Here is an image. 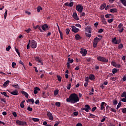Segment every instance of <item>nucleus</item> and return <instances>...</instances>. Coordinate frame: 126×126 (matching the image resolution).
Wrapping results in <instances>:
<instances>
[{
    "mask_svg": "<svg viewBox=\"0 0 126 126\" xmlns=\"http://www.w3.org/2000/svg\"><path fill=\"white\" fill-rule=\"evenodd\" d=\"M35 61L39 63L40 65H43L44 64V63H43V60H42V59L40 58L39 57H36L35 58Z\"/></svg>",
    "mask_w": 126,
    "mask_h": 126,
    "instance_id": "nucleus-5",
    "label": "nucleus"
},
{
    "mask_svg": "<svg viewBox=\"0 0 126 126\" xmlns=\"http://www.w3.org/2000/svg\"><path fill=\"white\" fill-rule=\"evenodd\" d=\"M7 15V10H6L4 13V19H6Z\"/></svg>",
    "mask_w": 126,
    "mask_h": 126,
    "instance_id": "nucleus-49",
    "label": "nucleus"
},
{
    "mask_svg": "<svg viewBox=\"0 0 126 126\" xmlns=\"http://www.w3.org/2000/svg\"><path fill=\"white\" fill-rule=\"evenodd\" d=\"M66 101L71 104H75V103L79 102V97L76 94L73 93L69 95L68 98H66Z\"/></svg>",
    "mask_w": 126,
    "mask_h": 126,
    "instance_id": "nucleus-1",
    "label": "nucleus"
},
{
    "mask_svg": "<svg viewBox=\"0 0 126 126\" xmlns=\"http://www.w3.org/2000/svg\"><path fill=\"white\" fill-rule=\"evenodd\" d=\"M101 41V38H99L97 37L94 39V42H93V47L94 48H96L97 45H98V42Z\"/></svg>",
    "mask_w": 126,
    "mask_h": 126,
    "instance_id": "nucleus-4",
    "label": "nucleus"
},
{
    "mask_svg": "<svg viewBox=\"0 0 126 126\" xmlns=\"http://www.w3.org/2000/svg\"><path fill=\"white\" fill-rule=\"evenodd\" d=\"M112 43L115 44V43H116V42H117V37L113 38L112 39Z\"/></svg>",
    "mask_w": 126,
    "mask_h": 126,
    "instance_id": "nucleus-37",
    "label": "nucleus"
},
{
    "mask_svg": "<svg viewBox=\"0 0 126 126\" xmlns=\"http://www.w3.org/2000/svg\"><path fill=\"white\" fill-rule=\"evenodd\" d=\"M106 6V3H104L102 4H101V5L100 6V9H101V10H103V9H104V8H105Z\"/></svg>",
    "mask_w": 126,
    "mask_h": 126,
    "instance_id": "nucleus-24",
    "label": "nucleus"
},
{
    "mask_svg": "<svg viewBox=\"0 0 126 126\" xmlns=\"http://www.w3.org/2000/svg\"><path fill=\"white\" fill-rule=\"evenodd\" d=\"M12 115L14 117V118H16V117H17V114H16V112H13Z\"/></svg>",
    "mask_w": 126,
    "mask_h": 126,
    "instance_id": "nucleus-56",
    "label": "nucleus"
},
{
    "mask_svg": "<svg viewBox=\"0 0 126 126\" xmlns=\"http://www.w3.org/2000/svg\"><path fill=\"white\" fill-rule=\"evenodd\" d=\"M32 120L35 123H37V122H39V118H32Z\"/></svg>",
    "mask_w": 126,
    "mask_h": 126,
    "instance_id": "nucleus-34",
    "label": "nucleus"
},
{
    "mask_svg": "<svg viewBox=\"0 0 126 126\" xmlns=\"http://www.w3.org/2000/svg\"><path fill=\"white\" fill-rule=\"evenodd\" d=\"M121 97H125V98H122V101L124 102V103H126V92H124L123 93V94L121 95Z\"/></svg>",
    "mask_w": 126,
    "mask_h": 126,
    "instance_id": "nucleus-10",
    "label": "nucleus"
},
{
    "mask_svg": "<svg viewBox=\"0 0 126 126\" xmlns=\"http://www.w3.org/2000/svg\"><path fill=\"white\" fill-rule=\"evenodd\" d=\"M122 113L126 114V108L122 109Z\"/></svg>",
    "mask_w": 126,
    "mask_h": 126,
    "instance_id": "nucleus-57",
    "label": "nucleus"
},
{
    "mask_svg": "<svg viewBox=\"0 0 126 126\" xmlns=\"http://www.w3.org/2000/svg\"><path fill=\"white\" fill-rule=\"evenodd\" d=\"M47 116L50 121H54V117L53 116V114L50 111L47 112Z\"/></svg>",
    "mask_w": 126,
    "mask_h": 126,
    "instance_id": "nucleus-8",
    "label": "nucleus"
},
{
    "mask_svg": "<svg viewBox=\"0 0 126 126\" xmlns=\"http://www.w3.org/2000/svg\"><path fill=\"white\" fill-rule=\"evenodd\" d=\"M40 10H43V8H42L41 6H38L37 8V12H39Z\"/></svg>",
    "mask_w": 126,
    "mask_h": 126,
    "instance_id": "nucleus-38",
    "label": "nucleus"
},
{
    "mask_svg": "<svg viewBox=\"0 0 126 126\" xmlns=\"http://www.w3.org/2000/svg\"><path fill=\"white\" fill-rule=\"evenodd\" d=\"M105 105V107H106V106H107V104L106 103H105V102H101V106H100V110H104V108H105V107L104 106Z\"/></svg>",
    "mask_w": 126,
    "mask_h": 126,
    "instance_id": "nucleus-18",
    "label": "nucleus"
},
{
    "mask_svg": "<svg viewBox=\"0 0 126 126\" xmlns=\"http://www.w3.org/2000/svg\"><path fill=\"white\" fill-rule=\"evenodd\" d=\"M59 94V90H55L54 91V95L55 96H57Z\"/></svg>",
    "mask_w": 126,
    "mask_h": 126,
    "instance_id": "nucleus-39",
    "label": "nucleus"
},
{
    "mask_svg": "<svg viewBox=\"0 0 126 126\" xmlns=\"http://www.w3.org/2000/svg\"><path fill=\"white\" fill-rule=\"evenodd\" d=\"M72 17L74 18V19H75V20H79V17H78L76 12H73Z\"/></svg>",
    "mask_w": 126,
    "mask_h": 126,
    "instance_id": "nucleus-11",
    "label": "nucleus"
},
{
    "mask_svg": "<svg viewBox=\"0 0 126 126\" xmlns=\"http://www.w3.org/2000/svg\"><path fill=\"white\" fill-rule=\"evenodd\" d=\"M96 109H97V107L96 106L93 107L92 109V112H94V111H96Z\"/></svg>",
    "mask_w": 126,
    "mask_h": 126,
    "instance_id": "nucleus-60",
    "label": "nucleus"
},
{
    "mask_svg": "<svg viewBox=\"0 0 126 126\" xmlns=\"http://www.w3.org/2000/svg\"><path fill=\"white\" fill-rule=\"evenodd\" d=\"M118 104V101L117 100H115L113 101V105L116 106V105Z\"/></svg>",
    "mask_w": 126,
    "mask_h": 126,
    "instance_id": "nucleus-55",
    "label": "nucleus"
},
{
    "mask_svg": "<svg viewBox=\"0 0 126 126\" xmlns=\"http://www.w3.org/2000/svg\"><path fill=\"white\" fill-rule=\"evenodd\" d=\"M124 26V25L122 23L119 24V25L118 26V28H119V29H122V27Z\"/></svg>",
    "mask_w": 126,
    "mask_h": 126,
    "instance_id": "nucleus-45",
    "label": "nucleus"
},
{
    "mask_svg": "<svg viewBox=\"0 0 126 126\" xmlns=\"http://www.w3.org/2000/svg\"><path fill=\"white\" fill-rule=\"evenodd\" d=\"M71 27L72 28V31L74 32V33H77V32L79 31V29L76 28L74 26H72Z\"/></svg>",
    "mask_w": 126,
    "mask_h": 126,
    "instance_id": "nucleus-13",
    "label": "nucleus"
},
{
    "mask_svg": "<svg viewBox=\"0 0 126 126\" xmlns=\"http://www.w3.org/2000/svg\"><path fill=\"white\" fill-rule=\"evenodd\" d=\"M70 31V30H69V29H66V35H68V34H69Z\"/></svg>",
    "mask_w": 126,
    "mask_h": 126,
    "instance_id": "nucleus-50",
    "label": "nucleus"
},
{
    "mask_svg": "<svg viewBox=\"0 0 126 126\" xmlns=\"http://www.w3.org/2000/svg\"><path fill=\"white\" fill-rule=\"evenodd\" d=\"M73 2H71L68 4V2H66L64 4L65 5V6H70V7H71V6H73Z\"/></svg>",
    "mask_w": 126,
    "mask_h": 126,
    "instance_id": "nucleus-16",
    "label": "nucleus"
},
{
    "mask_svg": "<svg viewBox=\"0 0 126 126\" xmlns=\"http://www.w3.org/2000/svg\"><path fill=\"white\" fill-rule=\"evenodd\" d=\"M85 31L87 33H91V28L90 27H87L85 28Z\"/></svg>",
    "mask_w": 126,
    "mask_h": 126,
    "instance_id": "nucleus-19",
    "label": "nucleus"
},
{
    "mask_svg": "<svg viewBox=\"0 0 126 126\" xmlns=\"http://www.w3.org/2000/svg\"><path fill=\"white\" fill-rule=\"evenodd\" d=\"M38 91H40V88L37 87L34 88V90L33 91L34 94H37L38 93Z\"/></svg>",
    "mask_w": 126,
    "mask_h": 126,
    "instance_id": "nucleus-22",
    "label": "nucleus"
},
{
    "mask_svg": "<svg viewBox=\"0 0 126 126\" xmlns=\"http://www.w3.org/2000/svg\"><path fill=\"white\" fill-rule=\"evenodd\" d=\"M12 87L16 88L17 89H19V86L17 84H14L12 85Z\"/></svg>",
    "mask_w": 126,
    "mask_h": 126,
    "instance_id": "nucleus-28",
    "label": "nucleus"
},
{
    "mask_svg": "<svg viewBox=\"0 0 126 126\" xmlns=\"http://www.w3.org/2000/svg\"><path fill=\"white\" fill-rule=\"evenodd\" d=\"M73 62V59H71L70 58H68V63H72Z\"/></svg>",
    "mask_w": 126,
    "mask_h": 126,
    "instance_id": "nucleus-33",
    "label": "nucleus"
},
{
    "mask_svg": "<svg viewBox=\"0 0 126 126\" xmlns=\"http://www.w3.org/2000/svg\"><path fill=\"white\" fill-rule=\"evenodd\" d=\"M82 110L86 112H89V110H91V107L88 104H86L85 105V108H82Z\"/></svg>",
    "mask_w": 126,
    "mask_h": 126,
    "instance_id": "nucleus-9",
    "label": "nucleus"
},
{
    "mask_svg": "<svg viewBox=\"0 0 126 126\" xmlns=\"http://www.w3.org/2000/svg\"><path fill=\"white\" fill-rule=\"evenodd\" d=\"M83 125H82V124L80 123H78L76 124V126H83Z\"/></svg>",
    "mask_w": 126,
    "mask_h": 126,
    "instance_id": "nucleus-63",
    "label": "nucleus"
},
{
    "mask_svg": "<svg viewBox=\"0 0 126 126\" xmlns=\"http://www.w3.org/2000/svg\"><path fill=\"white\" fill-rule=\"evenodd\" d=\"M9 82H10L9 80H7L4 83V84H3V86L4 88L7 87V85L9 84Z\"/></svg>",
    "mask_w": 126,
    "mask_h": 126,
    "instance_id": "nucleus-20",
    "label": "nucleus"
},
{
    "mask_svg": "<svg viewBox=\"0 0 126 126\" xmlns=\"http://www.w3.org/2000/svg\"><path fill=\"white\" fill-rule=\"evenodd\" d=\"M27 110H28V111H29L30 112H32L33 109L32 108V107H30V106H28L27 108Z\"/></svg>",
    "mask_w": 126,
    "mask_h": 126,
    "instance_id": "nucleus-46",
    "label": "nucleus"
},
{
    "mask_svg": "<svg viewBox=\"0 0 126 126\" xmlns=\"http://www.w3.org/2000/svg\"><path fill=\"white\" fill-rule=\"evenodd\" d=\"M15 50L17 54H18L19 57H20V53L19 52V50H18V49L16 48V47H15Z\"/></svg>",
    "mask_w": 126,
    "mask_h": 126,
    "instance_id": "nucleus-35",
    "label": "nucleus"
},
{
    "mask_svg": "<svg viewBox=\"0 0 126 126\" xmlns=\"http://www.w3.org/2000/svg\"><path fill=\"white\" fill-rule=\"evenodd\" d=\"M22 94L25 95L26 98H28L29 94H27V93L25 92V91H22Z\"/></svg>",
    "mask_w": 126,
    "mask_h": 126,
    "instance_id": "nucleus-31",
    "label": "nucleus"
},
{
    "mask_svg": "<svg viewBox=\"0 0 126 126\" xmlns=\"http://www.w3.org/2000/svg\"><path fill=\"white\" fill-rule=\"evenodd\" d=\"M10 49H11V47L10 46V45H9L6 48V50L8 52V51H9Z\"/></svg>",
    "mask_w": 126,
    "mask_h": 126,
    "instance_id": "nucleus-52",
    "label": "nucleus"
},
{
    "mask_svg": "<svg viewBox=\"0 0 126 126\" xmlns=\"http://www.w3.org/2000/svg\"><path fill=\"white\" fill-rule=\"evenodd\" d=\"M31 47L32 49H36L37 48V42L35 40H32L31 42Z\"/></svg>",
    "mask_w": 126,
    "mask_h": 126,
    "instance_id": "nucleus-6",
    "label": "nucleus"
},
{
    "mask_svg": "<svg viewBox=\"0 0 126 126\" xmlns=\"http://www.w3.org/2000/svg\"><path fill=\"white\" fill-rule=\"evenodd\" d=\"M27 103H28V102H31L32 104H34L35 103V101L33 98L29 99L28 100H27Z\"/></svg>",
    "mask_w": 126,
    "mask_h": 126,
    "instance_id": "nucleus-27",
    "label": "nucleus"
},
{
    "mask_svg": "<svg viewBox=\"0 0 126 126\" xmlns=\"http://www.w3.org/2000/svg\"><path fill=\"white\" fill-rule=\"evenodd\" d=\"M105 17L106 18H111V16H110V15H109V14L105 15Z\"/></svg>",
    "mask_w": 126,
    "mask_h": 126,
    "instance_id": "nucleus-61",
    "label": "nucleus"
},
{
    "mask_svg": "<svg viewBox=\"0 0 126 126\" xmlns=\"http://www.w3.org/2000/svg\"><path fill=\"white\" fill-rule=\"evenodd\" d=\"M85 34L87 37H88V38L91 37V33L86 32Z\"/></svg>",
    "mask_w": 126,
    "mask_h": 126,
    "instance_id": "nucleus-36",
    "label": "nucleus"
},
{
    "mask_svg": "<svg viewBox=\"0 0 126 126\" xmlns=\"http://www.w3.org/2000/svg\"><path fill=\"white\" fill-rule=\"evenodd\" d=\"M76 27H79V28H81V25L79 24H76L75 25Z\"/></svg>",
    "mask_w": 126,
    "mask_h": 126,
    "instance_id": "nucleus-59",
    "label": "nucleus"
},
{
    "mask_svg": "<svg viewBox=\"0 0 126 126\" xmlns=\"http://www.w3.org/2000/svg\"><path fill=\"white\" fill-rule=\"evenodd\" d=\"M123 48H124V45L121 43L118 46V49H123Z\"/></svg>",
    "mask_w": 126,
    "mask_h": 126,
    "instance_id": "nucleus-47",
    "label": "nucleus"
},
{
    "mask_svg": "<svg viewBox=\"0 0 126 126\" xmlns=\"http://www.w3.org/2000/svg\"><path fill=\"white\" fill-rule=\"evenodd\" d=\"M0 94H1L2 95H4L5 96V97H6L7 98H9V96L8 95L6 94V93L5 92H1Z\"/></svg>",
    "mask_w": 126,
    "mask_h": 126,
    "instance_id": "nucleus-29",
    "label": "nucleus"
},
{
    "mask_svg": "<svg viewBox=\"0 0 126 126\" xmlns=\"http://www.w3.org/2000/svg\"><path fill=\"white\" fill-rule=\"evenodd\" d=\"M76 10L78 11L79 13H82V11H83V6L80 4L76 5Z\"/></svg>",
    "mask_w": 126,
    "mask_h": 126,
    "instance_id": "nucleus-3",
    "label": "nucleus"
},
{
    "mask_svg": "<svg viewBox=\"0 0 126 126\" xmlns=\"http://www.w3.org/2000/svg\"><path fill=\"white\" fill-rule=\"evenodd\" d=\"M113 21H114V19H109L108 20V23H112V22H113Z\"/></svg>",
    "mask_w": 126,
    "mask_h": 126,
    "instance_id": "nucleus-54",
    "label": "nucleus"
},
{
    "mask_svg": "<svg viewBox=\"0 0 126 126\" xmlns=\"http://www.w3.org/2000/svg\"><path fill=\"white\" fill-rule=\"evenodd\" d=\"M60 122H57L54 125V126H58L60 125Z\"/></svg>",
    "mask_w": 126,
    "mask_h": 126,
    "instance_id": "nucleus-64",
    "label": "nucleus"
},
{
    "mask_svg": "<svg viewBox=\"0 0 126 126\" xmlns=\"http://www.w3.org/2000/svg\"><path fill=\"white\" fill-rule=\"evenodd\" d=\"M16 124L18 125V126H24L27 125V122H25L24 121V122L23 121H20V120H17L16 122Z\"/></svg>",
    "mask_w": 126,
    "mask_h": 126,
    "instance_id": "nucleus-7",
    "label": "nucleus"
},
{
    "mask_svg": "<svg viewBox=\"0 0 126 126\" xmlns=\"http://www.w3.org/2000/svg\"><path fill=\"white\" fill-rule=\"evenodd\" d=\"M110 111L111 112H113V113H117V111L116 110V109H114L113 108L110 109Z\"/></svg>",
    "mask_w": 126,
    "mask_h": 126,
    "instance_id": "nucleus-51",
    "label": "nucleus"
},
{
    "mask_svg": "<svg viewBox=\"0 0 126 126\" xmlns=\"http://www.w3.org/2000/svg\"><path fill=\"white\" fill-rule=\"evenodd\" d=\"M15 65H16V63L15 62H13L12 63V67H13V68H14Z\"/></svg>",
    "mask_w": 126,
    "mask_h": 126,
    "instance_id": "nucleus-53",
    "label": "nucleus"
},
{
    "mask_svg": "<svg viewBox=\"0 0 126 126\" xmlns=\"http://www.w3.org/2000/svg\"><path fill=\"white\" fill-rule=\"evenodd\" d=\"M106 119H107V117L106 116H103L102 119L101 120V123H103L105 121H106Z\"/></svg>",
    "mask_w": 126,
    "mask_h": 126,
    "instance_id": "nucleus-42",
    "label": "nucleus"
},
{
    "mask_svg": "<svg viewBox=\"0 0 126 126\" xmlns=\"http://www.w3.org/2000/svg\"><path fill=\"white\" fill-rule=\"evenodd\" d=\"M118 71H119V70L117 69L116 68H113L112 69V73H113V74H115V73H117Z\"/></svg>",
    "mask_w": 126,
    "mask_h": 126,
    "instance_id": "nucleus-32",
    "label": "nucleus"
},
{
    "mask_svg": "<svg viewBox=\"0 0 126 126\" xmlns=\"http://www.w3.org/2000/svg\"><path fill=\"white\" fill-rule=\"evenodd\" d=\"M89 79L91 80H94L95 79V76L93 74H90L89 75Z\"/></svg>",
    "mask_w": 126,
    "mask_h": 126,
    "instance_id": "nucleus-25",
    "label": "nucleus"
},
{
    "mask_svg": "<svg viewBox=\"0 0 126 126\" xmlns=\"http://www.w3.org/2000/svg\"><path fill=\"white\" fill-rule=\"evenodd\" d=\"M89 118L90 119H92V118H94V117H95V115H93V114L91 113H89Z\"/></svg>",
    "mask_w": 126,
    "mask_h": 126,
    "instance_id": "nucleus-44",
    "label": "nucleus"
},
{
    "mask_svg": "<svg viewBox=\"0 0 126 126\" xmlns=\"http://www.w3.org/2000/svg\"><path fill=\"white\" fill-rule=\"evenodd\" d=\"M41 29L43 31H46V29H48V25L45 24L41 26Z\"/></svg>",
    "mask_w": 126,
    "mask_h": 126,
    "instance_id": "nucleus-17",
    "label": "nucleus"
},
{
    "mask_svg": "<svg viewBox=\"0 0 126 126\" xmlns=\"http://www.w3.org/2000/svg\"><path fill=\"white\" fill-rule=\"evenodd\" d=\"M75 37L76 40H77V41H78V40H80V39H81L80 35H79V34H76Z\"/></svg>",
    "mask_w": 126,
    "mask_h": 126,
    "instance_id": "nucleus-26",
    "label": "nucleus"
},
{
    "mask_svg": "<svg viewBox=\"0 0 126 126\" xmlns=\"http://www.w3.org/2000/svg\"><path fill=\"white\" fill-rule=\"evenodd\" d=\"M121 2L123 4L124 6H126V0H123Z\"/></svg>",
    "mask_w": 126,
    "mask_h": 126,
    "instance_id": "nucleus-48",
    "label": "nucleus"
},
{
    "mask_svg": "<svg viewBox=\"0 0 126 126\" xmlns=\"http://www.w3.org/2000/svg\"><path fill=\"white\" fill-rule=\"evenodd\" d=\"M80 54H82L83 57H85V56H86L87 54V50L84 49H81Z\"/></svg>",
    "mask_w": 126,
    "mask_h": 126,
    "instance_id": "nucleus-12",
    "label": "nucleus"
},
{
    "mask_svg": "<svg viewBox=\"0 0 126 126\" xmlns=\"http://www.w3.org/2000/svg\"><path fill=\"white\" fill-rule=\"evenodd\" d=\"M122 42V40L121 39H119L118 40H117L116 42H115V45H117V44H120Z\"/></svg>",
    "mask_w": 126,
    "mask_h": 126,
    "instance_id": "nucleus-40",
    "label": "nucleus"
},
{
    "mask_svg": "<svg viewBox=\"0 0 126 126\" xmlns=\"http://www.w3.org/2000/svg\"><path fill=\"white\" fill-rule=\"evenodd\" d=\"M103 29H100L98 31V33H103Z\"/></svg>",
    "mask_w": 126,
    "mask_h": 126,
    "instance_id": "nucleus-62",
    "label": "nucleus"
},
{
    "mask_svg": "<svg viewBox=\"0 0 126 126\" xmlns=\"http://www.w3.org/2000/svg\"><path fill=\"white\" fill-rule=\"evenodd\" d=\"M97 60L99 62H102V63H108V59L102 56H98Z\"/></svg>",
    "mask_w": 126,
    "mask_h": 126,
    "instance_id": "nucleus-2",
    "label": "nucleus"
},
{
    "mask_svg": "<svg viewBox=\"0 0 126 126\" xmlns=\"http://www.w3.org/2000/svg\"><path fill=\"white\" fill-rule=\"evenodd\" d=\"M112 64H113V66H115L116 67H118V68H120L121 67V65L119 64H116V63L114 62H112Z\"/></svg>",
    "mask_w": 126,
    "mask_h": 126,
    "instance_id": "nucleus-23",
    "label": "nucleus"
},
{
    "mask_svg": "<svg viewBox=\"0 0 126 126\" xmlns=\"http://www.w3.org/2000/svg\"><path fill=\"white\" fill-rule=\"evenodd\" d=\"M110 12L112 13H116V12H118V9L117 8H112L110 10Z\"/></svg>",
    "mask_w": 126,
    "mask_h": 126,
    "instance_id": "nucleus-21",
    "label": "nucleus"
},
{
    "mask_svg": "<svg viewBox=\"0 0 126 126\" xmlns=\"http://www.w3.org/2000/svg\"><path fill=\"white\" fill-rule=\"evenodd\" d=\"M56 106L57 107H61V102H56L55 103Z\"/></svg>",
    "mask_w": 126,
    "mask_h": 126,
    "instance_id": "nucleus-43",
    "label": "nucleus"
},
{
    "mask_svg": "<svg viewBox=\"0 0 126 126\" xmlns=\"http://www.w3.org/2000/svg\"><path fill=\"white\" fill-rule=\"evenodd\" d=\"M101 22L103 23V24H104L105 25H107L108 24V22H107V21H106L104 16H101Z\"/></svg>",
    "mask_w": 126,
    "mask_h": 126,
    "instance_id": "nucleus-14",
    "label": "nucleus"
},
{
    "mask_svg": "<svg viewBox=\"0 0 126 126\" xmlns=\"http://www.w3.org/2000/svg\"><path fill=\"white\" fill-rule=\"evenodd\" d=\"M9 92L12 95H18V91L16 90H15V91H14L13 92L9 91Z\"/></svg>",
    "mask_w": 126,
    "mask_h": 126,
    "instance_id": "nucleus-15",
    "label": "nucleus"
},
{
    "mask_svg": "<svg viewBox=\"0 0 126 126\" xmlns=\"http://www.w3.org/2000/svg\"><path fill=\"white\" fill-rule=\"evenodd\" d=\"M25 32H27V33H29V32L31 31V29L29 28L28 30H25Z\"/></svg>",
    "mask_w": 126,
    "mask_h": 126,
    "instance_id": "nucleus-58",
    "label": "nucleus"
},
{
    "mask_svg": "<svg viewBox=\"0 0 126 126\" xmlns=\"http://www.w3.org/2000/svg\"><path fill=\"white\" fill-rule=\"evenodd\" d=\"M121 106H122V101H120L118 103L116 108L117 110H119V108H121Z\"/></svg>",
    "mask_w": 126,
    "mask_h": 126,
    "instance_id": "nucleus-30",
    "label": "nucleus"
},
{
    "mask_svg": "<svg viewBox=\"0 0 126 126\" xmlns=\"http://www.w3.org/2000/svg\"><path fill=\"white\" fill-rule=\"evenodd\" d=\"M57 78H58V81H59L60 82H61V81H62V77H61V76L57 75Z\"/></svg>",
    "mask_w": 126,
    "mask_h": 126,
    "instance_id": "nucleus-41",
    "label": "nucleus"
}]
</instances>
